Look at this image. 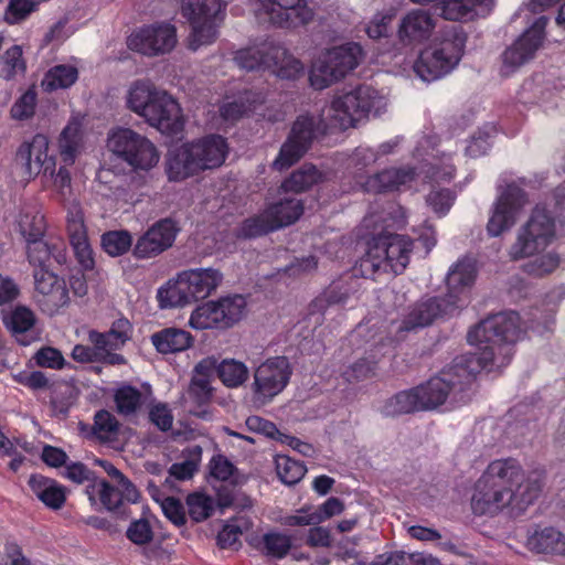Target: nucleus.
<instances>
[{
  "label": "nucleus",
  "instance_id": "1",
  "mask_svg": "<svg viewBox=\"0 0 565 565\" xmlns=\"http://www.w3.org/2000/svg\"><path fill=\"white\" fill-rule=\"evenodd\" d=\"M520 318L516 312H501L489 317L468 332V341L479 350L457 356L438 376L416 386L422 411L443 405L448 395L471 384L481 370H499L511 361L512 344L520 338Z\"/></svg>",
  "mask_w": 565,
  "mask_h": 565
},
{
  "label": "nucleus",
  "instance_id": "2",
  "mask_svg": "<svg viewBox=\"0 0 565 565\" xmlns=\"http://www.w3.org/2000/svg\"><path fill=\"white\" fill-rule=\"evenodd\" d=\"M544 486V470L525 472L514 458L497 459L476 481L471 508L480 515H497L505 511L518 516L539 499Z\"/></svg>",
  "mask_w": 565,
  "mask_h": 565
},
{
  "label": "nucleus",
  "instance_id": "3",
  "mask_svg": "<svg viewBox=\"0 0 565 565\" xmlns=\"http://www.w3.org/2000/svg\"><path fill=\"white\" fill-rule=\"evenodd\" d=\"M369 86H359L354 90L337 95L322 117L301 115L294 122L288 139L282 143L273 168L282 171L295 164L309 149L315 134L319 129L335 128L345 130L367 117L374 109L376 98Z\"/></svg>",
  "mask_w": 565,
  "mask_h": 565
},
{
  "label": "nucleus",
  "instance_id": "4",
  "mask_svg": "<svg viewBox=\"0 0 565 565\" xmlns=\"http://www.w3.org/2000/svg\"><path fill=\"white\" fill-rule=\"evenodd\" d=\"M466 35L458 26L443 31L433 44L423 50L414 64L415 73L424 82H433L449 74L459 64Z\"/></svg>",
  "mask_w": 565,
  "mask_h": 565
},
{
  "label": "nucleus",
  "instance_id": "5",
  "mask_svg": "<svg viewBox=\"0 0 565 565\" xmlns=\"http://www.w3.org/2000/svg\"><path fill=\"white\" fill-rule=\"evenodd\" d=\"M223 281V274L215 268L186 269L159 288L158 300L161 308L184 307L193 301L205 299Z\"/></svg>",
  "mask_w": 565,
  "mask_h": 565
},
{
  "label": "nucleus",
  "instance_id": "6",
  "mask_svg": "<svg viewBox=\"0 0 565 565\" xmlns=\"http://www.w3.org/2000/svg\"><path fill=\"white\" fill-rule=\"evenodd\" d=\"M413 242L397 234L375 237L360 262V271L364 277L374 278L379 273L401 274L407 266Z\"/></svg>",
  "mask_w": 565,
  "mask_h": 565
},
{
  "label": "nucleus",
  "instance_id": "7",
  "mask_svg": "<svg viewBox=\"0 0 565 565\" xmlns=\"http://www.w3.org/2000/svg\"><path fill=\"white\" fill-rule=\"evenodd\" d=\"M364 58L359 43L348 42L322 51L312 63L309 79L316 89H324L343 79Z\"/></svg>",
  "mask_w": 565,
  "mask_h": 565
},
{
  "label": "nucleus",
  "instance_id": "8",
  "mask_svg": "<svg viewBox=\"0 0 565 565\" xmlns=\"http://www.w3.org/2000/svg\"><path fill=\"white\" fill-rule=\"evenodd\" d=\"M556 239V223L552 214L542 206H535L529 220L518 230L515 242L510 246L513 260L530 258L545 252Z\"/></svg>",
  "mask_w": 565,
  "mask_h": 565
},
{
  "label": "nucleus",
  "instance_id": "9",
  "mask_svg": "<svg viewBox=\"0 0 565 565\" xmlns=\"http://www.w3.org/2000/svg\"><path fill=\"white\" fill-rule=\"evenodd\" d=\"M225 7L223 0H182L181 13L191 25L189 35L191 50L196 51L216 40Z\"/></svg>",
  "mask_w": 565,
  "mask_h": 565
},
{
  "label": "nucleus",
  "instance_id": "10",
  "mask_svg": "<svg viewBox=\"0 0 565 565\" xmlns=\"http://www.w3.org/2000/svg\"><path fill=\"white\" fill-rule=\"evenodd\" d=\"M53 184L60 194L61 200L68 204L66 222L71 246L73 247L75 256L82 267L90 269L94 266L93 252L88 243L83 212L77 202H75V200H71L72 188L70 171L66 168L61 167L54 175Z\"/></svg>",
  "mask_w": 565,
  "mask_h": 565
},
{
  "label": "nucleus",
  "instance_id": "11",
  "mask_svg": "<svg viewBox=\"0 0 565 565\" xmlns=\"http://www.w3.org/2000/svg\"><path fill=\"white\" fill-rule=\"evenodd\" d=\"M107 148L135 171H149L160 160V153L154 143L130 128H118L110 132Z\"/></svg>",
  "mask_w": 565,
  "mask_h": 565
},
{
  "label": "nucleus",
  "instance_id": "12",
  "mask_svg": "<svg viewBox=\"0 0 565 565\" xmlns=\"http://www.w3.org/2000/svg\"><path fill=\"white\" fill-rule=\"evenodd\" d=\"M547 18L540 17L502 53V76H511L535 57L545 39Z\"/></svg>",
  "mask_w": 565,
  "mask_h": 565
},
{
  "label": "nucleus",
  "instance_id": "13",
  "mask_svg": "<svg viewBox=\"0 0 565 565\" xmlns=\"http://www.w3.org/2000/svg\"><path fill=\"white\" fill-rule=\"evenodd\" d=\"M526 204L527 198L525 192L515 184H509L500 193L494 204L493 212L487 224L488 234L497 237L510 230Z\"/></svg>",
  "mask_w": 565,
  "mask_h": 565
},
{
  "label": "nucleus",
  "instance_id": "14",
  "mask_svg": "<svg viewBox=\"0 0 565 565\" xmlns=\"http://www.w3.org/2000/svg\"><path fill=\"white\" fill-rule=\"evenodd\" d=\"M291 375V367L286 356L267 359L254 372V393L264 399H271L284 391Z\"/></svg>",
  "mask_w": 565,
  "mask_h": 565
},
{
  "label": "nucleus",
  "instance_id": "15",
  "mask_svg": "<svg viewBox=\"0 0 565 565\" xmlns=\"http://www.w3.org/2000/svg\"><path fill=\"white\" fill-rule=\"evenodd\" d=\"M34 285L35 300L44 313L54 316L68 305L66 281L54 273L45 268L36 269Z\"/></svg>",
  "mask_w": 565,
  "mask_h": 565
},
{
  "label": "nucleus",
  "instance_id": "16",
  "mask_svg": "<svg viewBox=\"0 0 565 565\" xmlns=\"http://www.w3.org/2000/svg\"><path fill=\"white\" fill-rule=\"evenodd\" d=\"M177 44V30L169 23L141 28L128 39V46L143 55L154 56L170 52Z\"/></svg>",
  "mask_w": 565,
  "mask_h": 565
},
{
  "label": "nucleus",
  "instance_id": "17",
  "mask_svg": "<svg viewBox=\"0 0 565 565\" xmlns=\"http://www.w3.org/2000/svg\"><path fill=\"white\" fill-rule=\"evenodd\" d=\"M143 119L164 135H177L183 129V116L179 103L160 89Z\"/></svg>",
  "mask_w": 565,
  "mask_h": 565
},
{
  "label": "nucleus",
  "instance_id": "18",
  "mask_svg": "<svg viewBox=\"0 0 565 565\" xmlns=\"http://www.w3.org/2000/svg\"><path fill=\"white\" fill-rule=\"evenodd\" d=\"M260 11L268 21L282 28H296L312 20L313 12L306 0H259Z\"/></svg>",
  "mask_w": 565,
  "mask_h": 565
},
{
  "label": "nucleus",
  "instance_id": "19",
  "mask_svg": "<svg viewBox=\"0 0 565 565\" xmlns=\"http://www.w3.org/2000/svg\"><path fill=\"white\" fill-rule=\"evenodd\" d=\"M178 228L170 218H163L150 226L136 242L134 255L137 258H152L168 248L175 239Z\"/></svg>",
  "mask_w": 565,
  "mask_h": 565
},
{
  "label": "nucleus",
  "instance_id": "20",
  "mask_svg": "<svg viewBox=\"0 0 565 565\" xmlns=\"http://www.w3.org/2000/svg\"><path fill=\"white\" fill-rule=\"evenodd\" d=\"M458 310V300L447 297H431L417 302L408 316L403 320L398 330L412 331L431 324L435 320L451 316Z\"/></svg>",
  "mask_w": 565,
  "mask_h": 565
},
{
  "label": "nucleus",
  "instance_id": "21",
  "mask_svg": "<svg viewBox=\"0 0 565 565\" xmlns=\"http://www.w3.org/2000/svg\"><path fill=\"white\" fill-rule=\"evenodd\" d=\"M437 19L427 10L415 9L399 22L398 39L403 44H418L426 41L436 28Z\"/></svg>",
  "mask_w": 565,
  "mask_h": 565
},
{
  "label": "nucleus",
  "instance_id": "22",
  "mask_svg": "<svg viewBox=\"0 0 565 565\" xmlns=\"http://www.w3.org/2000/svg\"><path fill=\"white\" fill-rule=\"evenodd\" d=\"M49 139L44 135H35L30 143L21 146L18 157L24 162L26 173L35 177L43 173L53 175L55 159L47 153Z\"/></svg>",
  "mask_w": 565,
  "mask_h": 565
},
{
  "label": "nucleus",
  "instance_id": "23",
  "mask_svg": "<svg viewBox=\"0 0 565 565\" xmlns=\"http://www.w3.org/2000/svg\"><path fill=\"white\" fill-rule=\"evenodd\" d=\"M188 146L199 171L222 166L228 151L226 140L218 135L206 136Z\"/></svg>",
  "mask_w": 565,
  "mask_h": 565
},
{
  "label": "nucleus",
  "instance_id": "24",
  "mask_svg": "<svg viewBox=\"0 0 565 565\" xmlns=\"http://www.w3.org/2000/svg\"><path fill=\"white\" fill-rule=\"evenodd\" d=\"M3 324L11 335L22 345H29L36 340V316L25 306H17L3 317Z\"/></svg>",
  "mask_w": 565,
  "mask_h": 565
},
{
  "label": "nucleus",
  "instance_id": "25",
  "mask_svg": "<svg viewBox=\"0 0 565 565\" xmlns=\"http://www.w3.org/2000/svg\"><path fill=\"white\" fill-rule=\"evenodd\" d=\"M476 278V266L471 259L458 260L447 274L446 297L449 300H458V309L461 308L466 300V290L470 288Z\"/></svg>",
  "mask_w": 565,
  "mask_h": 565
},
{
  "label": "nucleus",
  "instance_id": "26",
  "mask_svg": "<svg viewBox=\"0 0 565 565\" xmlns=\"http://www.w3.org/2000/svg\"><path fill=\"white\" fill-rule=\"evenodd\" d=\"M85 493L92 507L97 508L100 505L107 511H115L121 505L124 500L128 501V495L124 488L118 487L116 483L110 484L105 479L98 477L95 483L86 486Z\"/></svg>",
  "mask_w": 565,
  "mask_h": 565
},
{
  "label": "nucleus",
  "instance_id": "27",
  "mask_svg": "<svg viewBox=\"0 0 565 565\" xmlns=\"http://www.w3.org/2000/svg\"><path fill=\"white\" fill-rule=\"evenodd\" d=\"M199 171L188 143L169 150L166 158V173L170 181H183Z\"/></svg>",
  "mask_w": 565,
  "mask_h": 565
},
{
  "label": "nucleus",
  "instance_id": "28",
  "mask_svg": "<svg viewBox=\"0 0 565 565\" xmlns=\"http://www.w3.org/2000/svg\"><path fill=\"white\" fill-rule=\"evenodd\" d=\"M132 326L126 318L113 322L107 332L90 331L88 341L99 350L120 349L130 340Z\"/></svg>",
  "mask_w": 565,
  "mask_h": 565
},
{
  "label": "nucleus",
  "instance_id": "29",
  "mask_svg": "<svg viewBox=\"0 0 565 565\" xmlns=\"http://www.w3.org/2000/svg\"><path fill=\"white\" fill-rule=\"evenodd\" d=\"M493 0H443V15L447 20L484 17L492 10Z\"/></svg>",
  "mask_w": 565,
  "mask_h": 565
},
{
  "label": "nucleus",
  "instance_id": "30",
  "mask_svg": "<svg viewBox=\"0 0 565 565\" xmlns=\"http://www.w3.org/2000/svg\"><path fill=\"white\" fill-rule=\"evenodd\" d=\"M29 486L33 494L47 508L58 510L66 500V489L57 481L41 475H32Z\"/></svg>",
  "mask_w": 565,
  "mask_h": 565
},
{
  "label": "nucleus",
  "instance_id": "31",
  "mask_svg": "<svg viewBox=\"0 0 565 565\" xmlns=\"http://www.w3.org/2000/svg\"><path fill=\"white\" fill-rule=\"evenodd\" d=\"M416 174L413 168L387 169L369 178L365 188L373 192L399 190L409 184Z\"/></svg>",
  "mask_w": 565,
  "mask_h": 565
},
{
  "label": "nucleus",
  "instance_id": "32",
  "mask_svg": "<svg viewBox=\"0 0 565 565\" xmlns=\"http://www.w3.org/2000/svg\"><path fill=\"white\" fill-rule=\"evenodd\" d=\"M151 343L159 353L173 354L188 350L193 337L183 329L166 328L151 335Z\"/></svg>",
  "mask_w": 565,
  "mask_h": 565
},
{
  "label": "nucleus",
  "instance_id": "33",
  "mask_svg": "<svg viewBox=\"0 0 565 565\" xmlns=\"http://www.w3.org/2000/svg\"><path fill=\"white\" fill-rule=\"evenodd\" d=\"M83 149V131L79 119L72 118L58 138L60 156L65 164H73Z\"/></svg>",
  "mask_w": 565,
  "mask_h": 565
},
{
  "label": "nucleus",
  "instance_id": "34",
  "mask_svg": "<svg viewBox=\"0 0 565 565\" xmlns=\"http://www.w3.org/2000/svg\"><path fill=\"white\" fill-rule=\"evenodd\" d=\"M159 92L160 89L149 81H136L127 90L126 105L128 109L143 118Z\"/></svg>",
  "mask_w": 565,
  "mask_h": 565
},
{
  "label": "nucleus",
  "instance_id": "35",
  "mask_svg": "<svg viewBox=\"0 0 565 565\" xmlns=\"http://www.w3.org/2000/svg\"><path fill=\"white\" fill-rule=\"evenodd\" d=\"M268 53L270 56V64L268 68L278 77L295 79L303 74V64L298 58L289 54L285 47L273 44V46L269 47Z\"/></svg>",
  "mask_w": 565,
  "mask_h": 565
},
{
  "label": "nucleus",
  "instance_id": "36",
  "mask_svg": "<svg viewBox=\"0 0 565 565\" xmlns=\"http://www.w3.org/2000/svg\"><path fill=\"white\" fill-rule=\"evenodd\" d=\"M213 305L221 329L233 327L246 313V300L239 295L220 298Z\"/></svg>",
  "mask_w": 565,
  "mask_h": 565
},
{
  "label": "nucleus",
  "instance_id": "37",
  "mask_svg": "<svg viewBox=\"0 0 565 565\" xmlns=\"http://www.w3.org/2000/svg\"><path fill=\"white\" fill-rule=\"evenodd\" d=\"M416 388L401 391L384 401L380 408L381 414L394 417L414 412H422Z\"/></svg>",
  "mask_w": 565,
  "mask_h": 565
},
{
  "label": "nucleus",
  "instance_id": "38",
  "mask_svg": "<svg viewBox=\"0 0 565 565\" xmlns=\"http://www.w3.org/2000/svg\"><path fill=\"white\" fill-rule=\"evenodd\" d=\"M26 243L29 262L33 266H39V269L44 268V265L50 260L51 257H53L60 264L65 259L62 249V243L57 244L43 238L29 241Z\"/></svg>",
  "mask_w": 565,
  "mask_h": 565
},
{
  "label": "nucleus",
  "instance_id": "39",
  "mask_svg": "<svg viewBox=\"0 0 565 565\" xmlns=\"http://www.w3.org/2000/svg\"><path fill=\"white\" fill-rule=\"evenodd\" d=\"M527 547L536 553H564L565 537L554 527L535 531L527 539Z\"/></svg>",
  "mask_w": 565,
  "mask_h": 565
},
{
  "label": "nucleus",
  "instance_id": "40",
  "mask_svg": "<svg viewBox=\"0 0 565 565\" xmlns=\"http://www.w3.org/2000/svg\"><path fill=\"white\" fill-rule=\"evenodd\" d=\"M323 174L312 164H303L281 183L284 192H302L321 182Z\"/></svg>",
  "mask_w": 565,
  "mask_h": 565
},
{
  "label": "nucleus",
  "instance_id": "41",
  "mask_svg": "<svg viewBox=\"0 0 565 565\" xmlns=\"http://www.w3.org/2000/svg\"><path fill=\"white\" fill-rule=\"evenodd\" d=\"M77 78L78 70L74 65L58 64L45 73L41 85L45 92H53L71 87Z\"/></svg>",
  "mask_w": 565,
  "mask_h": 565
},
{
  "label": "nucleus",
  "instance_id": "42",
  "mask_svg": "<svg viewBox=\"0 0 565 565\" xmlns=\"http://www.w3.org/2000/svg\"><path fill=\"white\" fill-rule=\"evenodd\" d=\"M271 46L273 44H263L260 46L239 50L236 52L234 61L238 67L246 71L268 68L270 64L268 52Z\"/></svg>",
  "mask_w": 565,
  "mask_h": 565
},
{
  "label": "nucleus",
  "instance_id": "43",
  "mask_svg": "<svg viewBox=\"0 0 565 565\" xmlns=\"http://www.w3.org/2000/svg\"><path fill=\"white\" fill-rule=\"evenodd\" d=\"M290 218L269 220L266 210L258 215L246 218L238 228V236L250 238L278 230Z\"/></svg>",
  "mask_w": 565,
  "mask_h": 565
},
{
  "label": "nucleus",
  "instance_id": "44",
  "mask_svg": "<svg viewBox=\"0 0 565 565\" xmlns=\"http://www.w3.org/2000/svg\"><path fill=\"white\" fill-rule=\"evenodd\" d=\"M217 375L227 387H238L249 377L246 364L235 359H225L217 365Z\"/></svg>",
  "mask_w": 565,
  "mask_h": 565
},
{
  "label": "nucleus",
  "instance_id": "45",
  "mask_svg": "<svg viewBox=\"0 0 565 565\" xmlns=\"http://www.w3.org/2000/svg\"><path fill=\"white\" fill-rule=\"evenodd\" d=\"M26 70L20 45H12L0 55V77L11 81L24 74Z\"/></svg>",
  "mask_w": 565,
  "mask_h": 565
},
{
  "label": "nucleus",
  "instance_id": "46",
  "mask_svg": "<svg viewBox=\"0 0 565 565\" xmlns=\"http://www.w3.org/2000/svg\"><path fill=\"white\" fill-rule=\"evenodd\" d=\"M531 257L532 259L523 264L522 269L525 274L539 278L555 271L561 263L559 255L553 250L542 252Z\"/></svg>",
  "mask_w": 565,
  "mask_h": 565
},
{
  "label": "nucleus",
  "instance_id": "47",
  "mask_svg": "<svg viewBox=\"0 0 565 565\" xmlns=\"http://www.w3.org/2000/svg\"><path fill=\"white\" fill-rule=\"evenodd\" d=\"M269 220L290 218L281 224V227L295 223L303 213V204L300 200L290 198L271 204L266 209Z\"/></svg>",
  "mask_w": 565,
  "mask_h": 565
},
{
  "label": "nucleus",
  "instance_id": "48",
  "mask_svg": "<svg viewBox=\"0 0 565 565\" xmlns=\"http://www.w3.org/2000/svg\"><path fill=\"white\" fill-rule=\"evenodd\" d=\"M116 409L122 416L134 415L142 404V394L136 387L125 385L119 387L114 395Z\"/></svg>",
  "mask_w": 565,
  "mask_h": 565
},
{
  "label": "nucleus",
  "instance_id": "49",
  "mask_svg": "<svg viewBox=\"0 0 565 565\" xmlns=\"http://www.w3.org/2000/svg\"><path fill=\"white\" fill-rule=\"evenodd\" d=\"M275 463L279 479L289 486L300 481L307 471L302 463L285 455L276 456Z\"/></svg>",
  "mask_w": 565,
  "mask_h": 565
},
{
  "label": "nucleus",
  "instance_id": "50",
  "mask_svg": "<svg viewBox=\"0 0 565 565\" xmlns=\"http://www.w3.org/2000/svg\"><path fill=\"white\" fill-rule=\"evenodd\" d=\"M20 233L26 242L43 238L45 232V220L38 211H25L19 218Z\"/></svg>",
  "mask_w": 565,
  "mask_h": 565
},
{
  "label": "nucleus",
  "instance_id": "51",
  "mask_svg": "<svg viewBox=\"0 0 565 565\" xmlns=\"http://www.w3.org/2000/svg\"><path fill=\"white\" fill-rule=\"evenodd\" d=\"M263 553L267 556L281 559L291 550V536L280 532H268L263 535Z\"/></svg>",
  "mask_w": 565,
  "mask_h": 565
},
{
  "label": "nucleus",
  "instance_id": "52",
  "mask_svg": "<svg viewBox=\"0 0 565 565\" xmlns=\"http://www.w3.org/2000/svg\"><path fill=\"white\" fill-rule=\"evenodd\" d=\"M119 431V422L110 412L98 411L94 416L93 434L103 441H109Z\"/></svg>",
  "mask_w": 565,
  "mask_h": 565
},
{
  "label": "nucleus",
  "instance_id": "53",
  "mask_svg": "<svg viewBox=\"0 0 565 565\" xmlns=\"http://www.w3.org/2000/svg\"><path fill=\"white\" fill-rule=\"evenodd\" d=\"M189 324L196 330L221 329L213 301L199 306L192 312Z\"/></svg>",
  "mask_w": 565,
  "mask_h": 565
},
{
  "label": "nucleus",
  "instance_id": "54",
  "mask_svg": "<svg viewBox=\"0 0 565 565\" xmlns=\"http://www.w3.org/2000/svg\"><path fill=\"white\" fill-rule=\"evenodd\" d=\"M252 93H245L243 96L228 102L221 107V115L225 120L235 121L252 111L255 103Z\"/></svg>",
  "mask_w": 565,
  "mask_h": 565
},
{
  "label": "nucleus",
  "instance_id": "55",
  "mask_svg": "<svg viewBox=\"0 0 565 565\" xmlns=\"http://www.w3.org/2000/svg\"><path fill=\"white\" fill-rule=\"evenodd\" d=\"M95 463L105 470V472L113 479L114 483L125 489V492L128 495V502L136 503L138 501L140 493L136 486L111 462L103 459H95Z\"/></svg>",
  "mask_w": 565,
  "mask_h": 565
},
{
  "label": "nucleus",
  "instance_id": "56",
  "mask_svg": "<svg viewBox=\"0 0 565 565\" xmlns=\"http://www.w3.org/2000/svg\"><path fill=\"white\" fill-rule=\"evenodd\" d=\"M131 236L125 231H114L105 233L102 236V245L110 256L125 254L131 246Z\"/></svg>",
  "mask_w": 565,
  "mask_h": 565
},
{
  "label": "nucleus",
  "instance_id": "57",
  "mask_svg": "<svg viewBox=\"0 0 565 565\" xmlns=\"http://www.w3.org/2000/svg\"><path fill=\"white\" fill-rule=\"evenodd\" d=\"M189 515L195 522L207 519L214 510V501L211 497L202 493L189 494L186 499Z\"/></svg>",
  "mask_w": 565,
  "mask_h": 565
},
{
  "label": "nucleus",
  "instance_id": "58",
  "mask_svg": "<svg viewBox=\"0 0 565 565\" xmlns=\"http://www.w3.org/2000/svg\"><path fill=\"white\" fill-rule=\"evenodd\" d=\"M96 181L99 186L98 191H102V186L107 190L103 193L104 195L119 199L126 194L122 178L115 174L110 169L100 168L96 174Z\"/></svg>",
  "mask_w": 565,
  "mask_h": 565
},
{
  "label": "nucleus",
  "instance_id": "59",
  "mask_svg": "<svg viewBox=\"0 0 565 565\" xmlns=\"http://www.w3.org/2000/svg\"><path fill=\"white\" fill-rule=\"evenodd\" d=\"M41 0H10L6 10V21L10 24H17L25 20L33 11L36 10Z\"/></svg>",
  "mask_w": 565,
  "mask_h": 565
},
{
  "label": "nucleus",
  "instance_id": "60",
  "mask_svg": "<svg viewBox=\"0 0 565 565\" xmlns=\"http://www.w3.org/2000/svg\"><path fill=\"white\" fill-rule=\"evenodd\" d=\"M126 535L131 543L143 546L153 540V530L149 520L141 518L129 524Z\"/></svg>",
  "mask_w": 565,
  "mask_h": 565
},
{
  "label": "nucleus",
  "instance_id": "61",
  "mask_svg": "<svg viewBox=\"0 0 565 565\" xmlns=\"http://www.w3.org/2000/svg\"><path fill=\"white\" fill-rule=\"evenodd\" d=\"M33 360L38 366L53 370H61L66 364L62 352L53 347L41 348L34 354Z\"/></svg>",
  "mask_w": 565,
  "mask_h": 565
},
{
  "label": "nucleus",
  "instance_id": "62",
  "mask_svg": "<svg viewBox=\"0 0 565 565\" xmlns=\"http://www.w3.org/2000/svg\"><path fill=\"white\" fill-rule=\"evenodd\" d=\"M191 452V459H186L183 462L173 463L170 467V475L177 478L178 480H186L192 478V476L198 469V462L201 458L202 449L201 447L195 446Z\"/></svg>",
  "mask_w": 565,
  "mask_h": 565
},
{
  "label": "nucleus",
  "instance_id": "63",
  "mask_svg": "<svg viewBox=\"0 0 565 565\" xmlns=\"http://www.w3.org/2000/svg\"><path fill=\"white\" fill-rule=\"evenodd\" d=\"M281 523L286 526L318 525L321 523V519L316 515L313 507H303L295 514L285 516Z\"/></svg>",
  "mask_w": 565,
  "mask_h": 565
},
{
  "label": "nucleus",
  "instance_id": "64",
  "mask_svg": "<svg viewBox=\"0 0 565 565\" xmlns=\"http://www.w3.org/2000/svg\"><path fill=\"white\" fill-rule=\"evenodd\" d=\"M375 375V364L367 360H359L350 365L345 372L344 377L348 382H360L367 380Z\"/></svg>",
  "mask_w": 565,
  "mask_h": 565
}]
</instances>
